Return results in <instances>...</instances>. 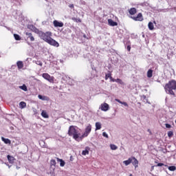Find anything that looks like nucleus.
Masks as SVG:
<instances>
[{
  "label": "nucleus",
  "instance_id": "nucleus-3",
  "mask_svg": "<svg viewBox=\"0 0 176 176\" xmlns=\"http://www.w3.org/2000/svg\"><path fill=\"white\" fill-rule=\"evenodd\" d=\"M68 134L70 137H73V138L76 141H79V138H80V133L76 129H75L74 126H70L68 131Z\"/></svg>",
  "mask_w": 176,
  "mask_h": 176
},
{
  "label": "nucleus",
  "instance_id": "nucleus-7",
  "mask_svg": "<svg viewBox=\"0 0 176 176\" xmlns=\"http://www.w3.org/2000/svg\"><path fill=\"white\" fill-rule=\"evenodd\" d=\"M100 109H101V111H103L104 112H107V111L109 110V104H108L107 103H103L100 105Z\"/></svg>",
  "mask_w": 176,
  "mask_h": 176
},
{
  "label": "nucleus",
  "instance_id": "nucleus-11",
  "mask_svg": "<svg viewBox=\"0 0 176 176\" xmlns=\"http://www.w3.org/2000/svg\"><path fill=\"white\" fill-rule=\"evenodd\" d=\"M108 23L109 25H111V27H116V25H118V23L111 19H108Z\"/></svg>",
  "mask_w": 176,
  "mask_h": 176
},
{
  "label": "nucleus",
  "instance_id": "nucleus-37",
  "mask_svg": "<svg viewBox=\"0 0 176 176\" xmlns=\"http://www.w3.org/2000/svg\"><path fill=\"white\" fill-rule=\"evenodd\" d=\"M162 166H164V164L159 163V164H157V167H162Z\"/></svg>",
  "mask_w": 176,
  "mask_h": 176
},
{
  "label": "nucleus",
  "instance_id": "nucleus-33",
  "mask_svg": "<svg viewBox=\"0 0 176 176\" xmlns=\"http://www.w3.org/2000/svg\"><path fill=\"white\" fill-rule=\"evenodd\" d=\"M50 164H51V166H56V160H52L50 161Z\"/></svg>",
  "mask_w": 176,
  "mask_h": 176
},
{
  "label": "nucleus",
  "instance_id": "nucleus-38",
  "mask_svg": "<svg viewBox=\"0 0 176 176\" xmlns=\"http://www.w3.org/2000/svg\"><path fill=\"white\" fill-rule=\"evenodd\" d=\"M110 80H111V82H116V79L112 78V76L110 77Z\"/></svg>",
  "mask_w": 176,
  "mask_h": 176
},
{
  "label": "nucleus",
  "instance_id": "nucleus-44",
  "mask_svg": "<svg viewBox=\"0 0 176 176\" xmlns=\"http://www.w3.org/2000/svg\"><path fill=\"white\" fill-rule=\"evenodd\" d=\"M162 152L163 153H167V149H163Z\"/></svg>",
  "mask_w": 176,
  "mask_h": 176
},
{
  "label": "nucleus",
  "instance_id": "nucleus-19",
  "mask_svg": "<svg viewBox=\"0 0 176 176\" xmlns=\"http://www.w3.org/2000/svg\"><path fill=\"white\" fill-rule=\"evenodd\" d=\"M132 162L131 157L129 158L127 160H125L123 162V164H125V166H129Z\"/></svg>",
  "mask_w": 176,
  "mask_h": 176
},
{
  "label": "nucleus",
  "instance_id": "nucleus-4",
  "mask_svg": "<svg viewBox=\"0 0 176 176\" xmlns=\"http://www.w3.org/2000/svg\"><path fill=\"white\" fill-rule=\"evenodd\" d=\"M90 133H91V124H89L85 128L84 133L80 137V139L82 140L85 137H87Z\"/></svg>",
  "mask_w": 176,
  "mask_h": 176
},
{
  "label": "nucleus",
  "instance_id": "nucleus-22",
  "mask_svg": "<svg viewBox=\"0 0 176 176\" xmlns=\"http://www.w3.org/2000/svg\"><path fill=\"white\" fill-rule=\"evenodd\" d=\"M19 107L20 108H21V109H23V108H25V107H27V103H25V102H21L19 103Z\"/></svg>",
  "mask_w": 176,
  "mask_h": 176
},
{
  "label": "nucleus",
  "instance_id": "nucleus-32",
  "mask_svg": "<svg viewBox=\"0 0 176 176\" xmlns=\"http://www.w3.org/2000/svg\"><path fill=\"white\" fill-rule=\"evenodd\" d=\"M20 89H21L24 91H27V86H25V85H23V86H21Z\"/></svg>",
  "mask_w": 176,
  "mask_h": 176
},
{
  "label": "nucleus",
  "instance_id": "nucleus-30",
  "mask_svg": "<svg viewBox=\"0 0 176 176\" xmlns=\"http://www.w3.org/2000/svg\"><path fill=\"white\" fill-rule=\"evenodd\" d=\"M112 76V74L109 73L105 75V79L106 80L109 78V79H111V77Z\"/></svg>",
  "mask_w": 176,
  "mask_h": 176
},
{
  "label": "nucleus",
  "instance_id": "nucleus-13",
  "mask_svg": "<svg viewBox=\"0 0 176 176\" xmlns=\"http://www.w3.org/2000/svg\"><path fill=\"white\" fill-rule=\"evenodd\" d=\"M38 98H39V100H42V101H49V97L47 96L38 95Z\"/></svg>",
  "mask_w": 176,
  "mask_h": 176
},
{
  "label": "nucleus",
  "instance_id": "nucleus-1",
  "mask_svg": "<svg viewBox=\"0 0 176 176\" xmlns=\"http://www.w3.org/2000/svg\"><path fill=\"white\" fill-rule=\"evenodd\" d=\"M52 35V32H38V36L41 38V39H43V41H45V42H47V43H49V45H51L52 46H56V47H58L59 44L57 41H56L54 39L50 37Z\"/></svg>",
  "mask_w": 176,
  "mask_h": 176
},
{
  "label": "nucleus",
  "instance_id": "nucleus-6",
  "mask_svg": "<svg viewBox=\"0 0 176 176\" xmlns=\"http://www.w3.org/2000/svg\"><path fill=\"white\" fill-rule=\"evenodd\" d=\"M131 19L135 21H142L144 20L142 13H139L137 16H131Z\"/></svg>",
  "mask_w": 176,
  "mask_h": 176
},
{
  "label": "nucleus",
  "instance_id": "nucleus-28",
  "mask_svg": "<svg viewBox=\"0 0 176 176\" xmlns=\"http://www.w3.org/2000/svg\"><path fill=\"white\" fill-rule=\"evenodd\" d=\"M116 82L117 83H119L120 85H124V82H123V81L120 78H117L116 80Z\"/></svg>",
  "mask_w": 176,
  "mask_h": 176
},
{
  "label": "nucleus",
  "instance_id": "nucleus-17",
  "mask_svg": "<svg viewBox=\"0 0 176 176\" xmlns=\"http://www.w3.org/2000/svg\"><path fill=\"white\" fill-rule=\"evenodd\" d=\"M148 30H150L151 31L153 30L155 28V26L153 25V23L152 22L148 23Z\"/></svg>",
  "mask_w": 176,
  "mask_h": 176
},
{
  "label": "nucleus",
  "instance_id": "nucleus-42",
  "mask_svg": "<svg viewBox=\"0 0 176 176\" xmlns=\"http://www.w3.org/2000/svg\"><path fill=\"white\" fill-rule=\"evenodd\" d=\"M128 52H130V50H131V47L130 45H128L126 47Z\"/></svg>",
  "mask_w": 176,
  "mask_h": 176
},
{
  "label": "nucleus",
  "instance_id": "nucleus-26",
  "mask_svg": "<svg viewBox=\"0 0 176 176\" xmlns=\"http://www.w3.org/2000/svg\"><path fill=\"white\" fill-rule=\"evenodd\" d=\"M168 170H169L170 171H175V170H176L175 166H168Z\"/></svg>",
  "mask_w": 176,
  "mask_h": 176
},
{
  "label": "nucleus",
  "instance_id": "nucleus-9",
  "mask_svg": "<svg viewBox=\"0 0 176 176\" xmlns=\"http://www.w3.org/2000/svg\"><path fill=\"white\" fill-rule=\"evenodd\" d=\"M54 27H64V23L63 22H60L58 21H54Z\"/></svg>",
  "mask_w": 176,
  "mask_h": 176
},
{
  "label": "nucleus",
  "instance_id": "nucleus-43",
  "mask_svg": "<svg viewBox=\"0 0 176 176\" xmlns=\"http://www.w3.org/2000/svg\"><path fill=\"white\" fill-rule=\"evenodd\" d=\"M69 8H70L71 9H74V4L69 5Z\"/></svg>",
  "mask_w": 176,
  "mask_h": 176
},
{
  "label": "nucleus",
  "instance_id": "nucleus-2",
  "mask_svg": "<svg viewBox=\"0 0 176 176\" xmlns=\"http://www.w3.org/2000/svg\"><path fill=\"white\" fill-rule=\"evenodd\" d=\"M164 89L167 94H170V96L175 97V93H174V91H173L176 90L175 80H172L169 81L168 83L166 84Z\"/></svg>",
  "mask_w": 176,
  "mask_h": 176
},
{
  "label": "nucleus",
  "instance_id": "nucleus-25",
  "mask_svg": "<svg viewBox=\"0 0 176 176\" xmlns=\"http://www.w3.org/2000/svg\"><path fill=\"white\" fill-rule=\"evenodd\" d=\"M14 38L16 41H20L21 39V38L20 37V35L17 34H14Z\"/></svg>",
  "mask_w": 176,
  "mask_h": 176
},
{
  "label": "nucleus",
  "instance_id": "nucleus-36",
  "mask_svg": "<svg viewBox=\"0 0 176 176\" xmlns=\"http://www.w3.org/2000/svg\"><path fill=\"white\" fill-rule=\"evenodd\" d=\"M165 126H166V129H171V124H166Z\"/></svg>",
  "mask_w": 176,
  "mask_h": 176
},
{
  "label": "nucleus",
  "instance_id": "nucleus-5",
  "mask_svg": "<svg viewBox=\"0 0 176 176\" xmlns=\"http://www.w3.org/2000/svg\"><path fill=\"white\" fill-rule=\"evenodd\" d=\"M43 78L46 80H48V82H50V83H53V82H54V77L50 76L47 73H43Z\"/></svg>",
  "mask_w": 176,
  "mask_h": 176
},
{
  "label": "nucleus",
  "instance_id": "nucleus-21",
  "mask_svg": "<svg viewBox=\"0 0 176 176\" xmlns=\"http://www.w3.org/2000/svg\"><path fill=\"white\" fill-rule=\"evenodd\" d=\"M58 159V162H60V167H64V166H65V162H64V160L57 158Z\"/></svg>",
  "mask_w": 176,
  "mask_h": 176
},
{
  "label": "nucleus",
  "instance_id": "nucleus-16",
  "mask_svg": "<svg viewBox=\"0 0 176 176\" xmlns=\"http://www.w3.org/2000/svg\"><path fill=\"white\" fill-rule=\"evenodd\" d=\"M7 157L9 163H10L11 164L14 162V157H13L12 156L8 155Z\"/></svg>",
  "mask_w": 176,
  "mask_h": 176
},
{
  "label": "nucleus",
  "instance_id": "nucleus-34",
  "mask_svg": "<svg viewBox=\"0 0 176 176\" xmlns=\"http://www.w3.org/2000/svg\"><path fill=\"white\" fill-rule=\"evenodd\" d=\"M36 64L37 65H40V67H42V65H43L42 61H41V60L36 61Z\"/></svg>",
  "mask_w": 176,
  "mask_h": 176
},
{
  "label": "nucleus",
  "instance_id": "nucleus-39",
  "mask_svg": "<svg viewBox=\"0 0 176 176\" xmlns=\"http://www.w3.org/2000/svg\"><path fill=\"white\" fill-rule=\"evenodd\" d=\"M122 105H124V107H129V104L126 102H122Z\"/></svg>",
  "mask_w": 176,
  "mask_h": 176
},
{
  "label": "nucleus",
  "instance_id": "nucleus-27",
  "mask_svg": "<svg viewBox=\"0 0 176 176\" xmlns=\"http://www.w3.org/2000/svg\"><path fill=\"white\" fill-rule=\"evenodd\" d=\"M110 148L112 151H116V149H118V146L115 144H111Z\"/></svg>",
  "mask_w": 176,
  "mask_h": 176
},
{
  "label": "nucleus",
  "instance_id": "nucleus-23",
  "mask_svg": "<svg viewBox=\"0 0 176 176\" xmlns=\"http://www.w3.org/2000/svg\"><path fill=\"white\" fill-rule=\"evenodd\" d=\"M97 130H101V122L96 123V131Z\"/></svg>",
  "mask_w": 176,
  "mask_h": 176
},
{
  "label": "nucleus",
  "instance_id": "nucleus-40",
  "mask_svg": "<svg viewBox=\"0 0 176 176\" xmlns=\"http://www.w3.org/2000/svg\"><path fill=\"white\" fill-rule=\"evenodd\" d=\"M40 145H43V146H45V142L43 140L40 141Z\"/></svg>",
  "mask_w": 176,
  "mask_h": 176
},
{
  "label": "nucleus",
  "instance_id": "nucleus-35",
  "mask_svg": "<svg viewBox=\"0 0 176 176\" xmlns=\"http://www.w3.org/2000/svg\"><path fill=\"white\" fill-rule=\"evenodd\" d=\"M102 135H103V137H105L106 138H108V134L107 133V132H103Z\"/></svg>",
  "mask_w": 176,
  "mask_h": 176
},
{
  "label": "nucleus",
  "instance_id": "nucleus-24",
  "mask_svg": "<svg viewBox=\"0 0 176 176\" xmlns=\"http://www.w3.org/2000/svg\"><path fill=\"white\" fill-rule=\"evenodd\" d=\"M41 116H43V118H49V115H47V113L45 111H43L41 112Z\"/></svg>",
  "mask_w": 176,
  "mask_h": 176
},
{
  "label": "nucleus",
  "instance_id": "nucleus-8",
  "mask_svg": "<svg viewBox=\"0 0 176 176\" xmlns=\"http://www.w3.org/2000/svg\"><path fill=\"white\" fill-rule=\"evenodd\" d=\"M25 35L27 36V39H30L31 42H34V41H35V38H34L32 33L25 32Z\"/></svg>",
  "mask_w": 176,
  "mask_h": 176
},
{
  "label": "nucleus",
  "instance_id": "nucleus-41",
  "mask_svg": "<svg viewBox=\"0 0 176 176\" xmlns=\"http://www.w3.org/2000/svg\"><path fill=\"white\" fill-rule=\"evenodd\" d=\"M116 101L117 102H119V104H122L123 103V102L120 101V100H119V99H116Z\"/></svg>",
  "mask_w": 176,
  "mask_h": 176
},
{
  "label": "nucleus",
  "instance_id": "nucleus-18",
  "mask_svg": "<svg viewBox=\"0 0 176 176\" xmlns=\"http://www.w3.org/2000/svg\"><path fill=\"white\" fill-rule=\"evenodd\" d=\"M1 140H2L3 142H4V144H11V142H12L10 141V140L6 139V138H5L3 137H1Z\"/></svg>",
  "mask_w": 176,
  "mask_h": 176
},
{
  "label": "nucleus",
  "instance_id": "nucleus-29",
  "mask_svg": "<svg viewBox=\"0 0 176 176\" xmlns=\"http://www.w3.org/2000/svg\"><path fill=\"white\" fill-rule=\"evenodd\" d=\"M28 28H29L30 30H33L34 31H35V30H37L36 28H35V26H34V25H30L28 26Z\"/></svg>",
  "mask_w": 176,
  "mask_h": 176
},
{
  "label": "nucleus",
  "instance_id": "nucleus-20",
  "mask_svg": "<svg viewBox=\"0 0 176 176\" xmlns=\"http://www.w3.org/2000/svg\"><path fill=\"white\" fill-rule=\"evenodd\" d=\"M153 74V70L148 69L147 72V78H152Z\"/></svg>",
  "mask_w": 176,
  "mask_h": 176
},
{
  "label": "nucleus",
  "instance_id": "nucleus-14",
  "mask_svg": "<svg viewBox=\"0 0 176 176\" xmlns=\"http://www.w3.org/2000/svg\"><path fill=\"white\" fill-rule=\"evenodd\" d=\"M129 13L131 15L135 14V13H137V9L135 8H132L129 10Z\"/></svg>",
  "mask_w": 176,
  "mask_h": 176
},
{
  "label": "nucleus",
  "instance_id": "nucleus-10",
  "mask_svg": "<svg viewBox=\"0 0 176 176\" xmlns=\"http://www.w3.org/2000/svg\"><path fill=\"white\" fill-rule=\"evenodd\" d=\"M131 160L133 166H135V168L138 167V160L135 157H131Z\"/></svg>",
  "mask_w": 176,
  "mask_h": 176
},
{
  "label": "nucleus",
  "instance_id": "nucleus-12",
  "mask_svg": "<svg viewBox=\"0 0 176 176\" xmlns=\"http://www.w3.org/2000/svg\"><path fill=\"white\" fill-rule=\"evenodd\" d=\"M90 151V147L87 146L85 147V149L82 151V155L83 156H86V155H89V151Z\"/></svg>",
  "mask_w": 176,
  "mask_h": 176
},
{
  "label": "nucleus",
  "instance_id": "nucleus-15",
  "mask_svg": "<svg viewBox=\"0 0 176 176\" xmlns=\"http://www.w3.org/2000/svg\"><path fill=\"white\" fill-rule=\"evenodd\" d=\"M17 67L19 68V69H21V68H23V67H24V64L23 63V61L19 60L16 63Z\"/></svg>",
  "mask_w": 176,
  "mask_h": 176
},
{
  "label": "nucleus",
  "instance_id": "nucleus-31",
  "mask_svg": "<svg viewBox=\"0 0 176 176\" xmlns=\"http://www.w3.org/2000/svg\"><path fill=\"white\" fill-rule=\"evenodd\" d=\"M173 135H174V133L173 132V131H169L168 132V137L171 138Z\"/></svg>",
  "mask_w": 176,
  "mask_h": 176
}]
</instances>
